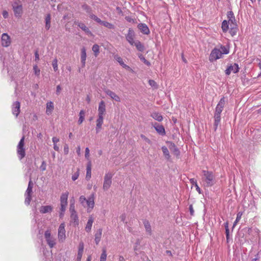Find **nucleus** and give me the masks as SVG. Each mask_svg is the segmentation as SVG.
<instances>
[{"label":"nucleus","mask_w":261,"mask_h":261,"mask_svg":"<svg viewBox=\"0 0 261 261\" xmlns=\"http://www.w3.org/2000/svg\"><path fill=\"white\" fill-rule=\"evenodd\" d=\"M225 105V98L222 97L218 103L217 104L215 112V122H214V129L216 130L221 120V113L222 112Z\"/></svg>","instance_id":"nucleus-1"},{"label":"nucleus","mask_w":261,"mask_h":261,"mask_svg":"<svg viewBox=\"0 0 261 261\" xmlns=\"http://www.w3.org/2000/svg\"><path fill=\"white\" fill-rule=\"evenodd\" d=\"M202 180L203 182L204 186L206 187L213 186L215 184L216 181L212 172L202 170Z\"/></svg>","instance_id":"nucleus-2"},{"label":"nucleus","mask_w":261,"mask_h":261,"mask_svg":"<svg viewBox=\"0 0 261 261\" xmlns=\"http://www.w3.org/2000/svg\"><path fill=\"white\" fill-rule=\"evenodd\" d=\"M17 154L20 160L25 156V149L24 148V136H23L17 146Z\"/></svg>","instance_id":"nucleus-3"},{"label":"nucleus","mask_w":261,"mask_h":261,"mask_svg":"<svg viewBox=\"0 0 261 261\" xmlns=\"http://www.w3.org/2000/svg\"><path fill=\"white\" fill-rule=\"evenodd\" d=\"M222 55L223 53H222L220 49L215 47L211 51L209 56V61L211 62H213L221 58L222 57Z\"/></svg>","instance_id":"nucleus-4"},{"label":"nucleus","mask_w":261,"mask_h":261,"mask_svg":"<svg viewBox=\"0 0 261 261\" xmlns=\"http://www.w3.org/2000/svg\"><path fill=\"white\" fill-rule=\"evenodd\" d=\"M113 175L111 173H108L104 176V181L103 184V189L105 191L108 190L112 184V178Z\"/></svg>","instance_id":"nucleus-5"},{"label":"nucleus","mask_w":261,"mask_h":261,"mask_svg":"<svg viewBox=\"0 0 261 261\" xmlns=\"http://www.w3.org/2000/svg\"><path fill=\"white\" fill-rule=\"evenodd\" d=\"M44 237L50 248H53L56 245V239L51 236L49 230L45 231Z\"/></svg>","instance_id":"nucleus-6"},{"label":"nucleus","mask_w":261,"mask_h":261,"mask_svg":"<svg viewBox=\"0 0 261 261\" xmlns=\"http://www.w3.org/2000/svg\"><path fill=\"white\" fill-rule=\"evenodd\" d=\"M239 69L240 68L238 64H230V65H228L227 69L225 70V74L228 75L231 72L234 73H237L239 72Z\"/></svg>","instance_id":"nucleus-7"},{"label":"nucleus","mask_w":261,"mask_h":261,"mask_svg":"<svg viewBox=\"0 0 261 261\" xmlns=\"http://www.w3.org/2000/svg\"><path fill=\"white\" fill-rule=\"evenodd\" d=\"M58 238L62 242L65 239V229L64 223L61 224L58 228Z\"/></svg>","instance_id":"nucleus-8"},{"label":"nucleus","mask_w":261,"mask_h":261,"mask_svg":"<svg viewBox=\"0 0 261 261\" xmlns=\"http://www.w3.org/2000/svg\"><path fill=\"white\" fill-rule=\"evenodd\" d=\"M11 43L10 36L7 33H3L2 35V45L4 47H8Z\"/></svg>","instance_id":"nucleus-9"},{"label":"nucleus","mask_w":261,"mask_h":261,"mask_svg":"<svg viewBox=\"0 0 261 261\" xmlns=\"http://www.w3.org/2000/svg\"><path fill=\"white\" fill-rule=\"evenodd\" d=\"M152 125L159 134L161 136H164L166 135L165 129L162 125H160L156 122L154 124L152 123Z\"/></svg>","instance_id":"nucleus-10"},{"label":"nucleus","mask_w":261,"mask_h":261,"mask_svg":"<svg viewBox=\"0 0 261 261\" xmlns=\"http://www.w3.org/2000/svg\"><path fill=\"white\" fill-rule=\"evenodd\" d=\"M20 104L19 101L14 102L12 106V111L14 115L16 117L18 116L20 113Z\"/></svg>","instance_id":"nucleus-11"},{"label":"nucleus","mask_w":261,"mask_h":261,"mask_svg":"<svg viewBox=\"0 0 261 261\" xmlns=\"http://www.w3.org/2000/svg\"><path fill=\"white\" fill-rule=\"evenodd\" d=\"M134 31L132 29H129L128 33L126 35V39L132 45H134V43L135 41L134 40Z\"/></svg>","instance_id":"nucleus-12"},{"label":"nucleus","mask_w":261,"mask_h":261,"mask_svg":"<svg viewBox=\"0 0 261 261\" xmlns=\"http://www.w3.org/2000/svg\"><path fill=\"white\" fill-rule=\"evenodd\" d=\"M138 28L141 32L144 34L148 35L150 33V31L147 25L145 23H139Z\"/></svg>","instance_id":"nucleus-13"},{"label":"nucleus","mask_w":261,"mask_h":261,"mask_svg":"<svg viewBox=\"0 0 261 261\" xmlns=\"http://www.w3.org/2000/svg\"><path fill=\"white\" fill-rule=\"evenodd\" d=\"M103 116L98 115V118L96 120V133H98L101 128V126L103 124Z\"/></svg>","instance_id":"nucleus-14"},{"label":"nucleus","mask_w":261,"mask_h":261,"mask_svg":"<svg viewBox=\"0 0 261 261\" xmlns=\"http://www.w3.org/2000/svg\"><path fill=\"white\" fill-rule=\"evenodd\" d=\"M98 115L104 116L106 113V105L103 100H101L98 106Z\"/></svg>","instance_id":"nucleus-15"},{"label":"nucleus","mask_w":261,"mask_h":261,"mask_svg":"<svg viewBox=\"0 0 261 261\" xmlns=\"http://www.w3.org/2000/svg\"><path fill=\"white\" fill-rule=\"evenodd\" d=\"M169 148L171 152H172L176 156H178L180 154V151L177 148L175 144L173 142H169Z\"/></svg>","instance_id":"nucleus-16"},{"label":"nucleus","mask_w":261,"mask_h":261,"mask_svg":"<svg viewBox=\"0 0 261 261\" xmlns=\"http://www.w3.org/2000/svg\"><path fill=\"white\" fill-rule=\"evenodd\" d=\"M105 92L113 100H115L116 101H120V97L115 93L111 91L110 90H107L105 91Z\"/></svg>","instance_id":"nucleus-17"},{"label":"nucleus","mask_w":261,"mask_h":261,"mask_svg":"<svg viewBox=\"0 0 261 261\" xmlns=\"http://www.w3.org/2000/svg\"><path fill=\"white\" fill-rule=\"evenodd\" d=\"M13 11L16 17H20L22 12V8L21 5H17L13 6Z\"/></svg>","instance_id":"nucleus-18"},{"label":"nucleus","mask_w":261,"mask_h":261,"mask_svg":"<svg viewBox=\"0 0 261 261\" xmlns=\"http://www.w3.org/2000/svg\"><path fill=\"white\" fill-rule=\"evenodd\" d=\"M102 228H99L95 233V242L96 245H98L100 241L101 237L102 236Z\"/></svg>","instance_id":"nucleus-19"},{"label":"nucleus","mask_w":261,"mask_h":261,"mask_svg":"<svg viewBox=\"0 0 261 261\" xmlns=\"http://www.w3.org/2000/svg\"><path fill=\"white\" fill-rule=\"evenodd\" d=\"M86 52L85 47H83L81 50V60L82 64V67L85 66L86 60Z\"/></svg>","instance_id":"nucleus-20"},{"label":"nucleus","mask_w":261,"mask_h":261,"mask_svg":"<svg viewBox=\"0 0 261 261\" xmlns=\"http://www.w3.org/2000/svg\"><path fill=\"white\" fill-rule=\"evenodd\" d=\"M53 207L51 205L42 206L40 208V212L42 214H45L51 212Z\"/></svg>","instance_id":"nucleus-21"},{"label":"nucleus","mask_w":261,"mask_h":261,"mask_svg":"<svg viewBox=\"0 0 261 261\" xmlns=\"http://www.w3.org/2000/svg\"><path fill=\"white\" fill-rule=\"evenodd\" d=\"M93 222L94 219L92 217V216H91L89 218V219L88 220V222L85 227V230L87 232H89L91 231Z\"/></svg>","instance_id":"nucleus-22"},{"label":"nucleus","mask_w":261,"mask_h":261,"mask_svg":"<svg viewBox=\"0 0 261 261\" xmlns=\"http://www.w3.org/2000/svg\"><path fill=\"white\" fill-rule=\"evenodd\" d=\"M71 222L73 223L74 225L79 224V217L76 212L70 213Z\"/></svg>","instance_id":"nucleus-23"},{"label":"nucleus","mask_w":261,"mask_h":261,"mask_svg":"<svg viewBox=\"0 0 261 261\" xmlns=\"http://www.w3.org/2000/svg\"><path fill=\"white\" fill-rule=\"evenodd\" d=\"M151 117L154 120L159 122L162 121L163 119L162 115L160 113L156 112H152L151 114Z\"/></svg>","instance_id":"nucleus-24"},{"label":"nucleus","mask_w":261,"mask_h":261,"mask_svg":"<svg viewBox=\"0 0 261 261\" xmlns=\"http://www.w3.org/2000/svg\"><path fill=\"white\" fill-rule=\"evenodd\" d=\"M69 193L66 192L62 194L60 197V204H67V199Z\"/></svg>","instance_id":"nucleus-25"},{"label":"nucleus","mask_w":261,"mask_h":261,"mask_svg":"<svg viewBox=\"0 0 261 261\" xmlns=\"http://www.w3.org/2000/svg\"><path fill=\"white\" fill-rule=\"evenodd\" d=\"M133 45H135L137 49L140 51L142 52L145 50L144 45L139 40L135 41Z\"/></svg>","instance_id":"nucleus-26"},{"label":"nucleus","mask_w":261,"mask_h":261,"mask_svg":"<svg viewBox=\"0 0 261 261\" xmlns=\"http://www.w3.org/2000/svg\"><path fill=\"white\" fill-rule=\"evenodd\" d=\"M54 108V103L53 102L50 101L46 103V113L47 115H50L51 112H53Z\"/></svg>","instance_id":"nucleus-27"},{"label":"nucleus","mask_w":261,"mask_h":261,"mask_svg":"<svg viewBox=\"0 0 261 261\" xmlns=\"http://www.w3.org/2000/svg\"><path fill=\"white\" fill-rule=\"evenodd\" d=\"M33 187V183L32 181L31 176H30V180H29V184H28V188L27 189V191H26L25 194H28V195H32V193L33 192L32 191Z\"/></svg>","instance_id":"nucleus-28"},{"label":"nucleus","mask_w":261,"mask_h":261,"mask_svg":"<svg viewBox=\"0 0 261 261\" xmlns=\"http://www.w3.org/2000/svg\"><path fill=\"white\" fill-rule=\"evenodd\" d=\"M77 25L82 30L85 31L87 34H91V31L85 25V24L82 22H77Z\"/></svg>","instance_id":"nucleus-29"},{"label":"nucleus","mask_w":261,"mask_h":261,"mask_svg":"<svg viewBox=\"0 0 261 261\" xmlns=\"http://www.w3.org/2000/svg\"><path fill=\"white\" fill-rule=\"evenodd\" d=\"M50 20L51 16L49 14H48L45 17V28L47 30H48L50 28Z\"/></svg>","instance_id":"nucleus-30"},{"label":"nucleus","mask_w":261,"mask_h":261,"mask_svg":"<svg viewBox=\"0 0 261 261\" xmlns=\"http://www.w3.org/2000/svg\"><path fill=\"white\" fill-rule=\"evenodd\" d=\"M86 179L87 180H89L91 176V163H89L87 166L86 169Z\"/></svg>","instance_id":"nucleus-31"},{"label":"nucleus","mask_w":261,"mask_h":261,"mask_svg":"<svg viewBox=\"0 0 261 261\" xmlns=\"http://www.w3.org/2000/svg\"><path fill=\"white\" fill-rule=\"evenodd\" d=\"M143 224L145 228L146 231L148 232L149 234H150L151 232V228L149 221L148 220H144L143 221Z\"/></svg>","instance_id":"nucleus-32"},{"label":"nucleus","mask_w":261,"mask_h":261,"mask_svg":"<svg viewBox=\"0 0 261 261\" xmlns=\"http://www.w3.org/2000/svg\"><path fill=\"white\" fill-rule=\"evenodd\" d=\"M229 23L227 20H224L223 21L221 28L223 32L225 33L228 31L229 29Z\"/></svg>","instance_id":"nucleus-33"},{"label":"nucleus","mask_w":261,"mask_h":261,"mask_svg":"<svg viewBox=\"0 0 261 261\" xmlns=\"http://www.w3.org/2000/svg\"><path fill=\"white\" fill-rule=\"evenodd\" d=\"M162 150L165 158L168 160L169 159L170 155L168 148L166 146H164L162 147Z\"/></svg>","instance_id":"nucleus-34"},{"label":"nucleus","mask_w":261,"mask_h":261,"mask_svg":"<svg viewBox=\"0 0 261 261\" xmlns=\"http://www.w3.org/2000/svg\"><path fill=\"white\" fill-rule=\"evenodd\" d=\"M84 244L83 242H81L79 243V249H78V252L77 254L82 255H83V251H84Z\"/></svg>","instance_id":"nucleus-35"},{"label":"nucleus","mask_w":261,"mask_h":261,"mask_svg":"<svg viewBox=\"0 0 261 261\" xmlns=\"http://www.w3.org/2000/svg\"><path fill=\"white\" fill-rule=\"evenodd\" d=\"M220 48L221 49V51H222V53H223V54H228L229 52V48L228 46H223V45H221L220 46Z\"/></svg>","instance_id":"nucleus-36"},{"label":"nucleus","mask_w":261,"mask_h":261,"mask_svg":"<svg viewBox=\"0 0 261 261\" xmlns=\"http://www.w3.org/2000/svg\"><path fill=\"white\" fill-rule=\"evenodd\" d=\"M224 226H225V233H226L227 242H228L229 238V228H228V222H226L224 224Z\"/></svg>","instance_id":"nucleus-37"},{"label":"nucleus","mask_w":261,"mask_h":261,"mask_svg":"<svg viewBox=\"0 0 261 261\" xmlns=\"http://www.w3.org/2000/svg\"><path fill=\"white\" fill-rule=\"evenodd\" d=\"M101 25H102L105 26V27L108 28L110 29H114V25L113 24L109 23L107 21H103Z\"/></svg>","instance_id":"nucleus-38"},{"label":"nucleus","mask_w":261,"mask_h":261,"mask_svg":"<svg viewBox=\"0 0 261 261\" xmlns=\"http://www.w3.org/2000/svg\"><path fill=\"white\" fill-rule=\"evenodd\" d=\"M99 47L97 44H94L92 46V50L94 53L95 56L96 57L98 54L99 51Z\"/></svg>","instance_id":"nucleus-39"},{"label":"nucleus","mask_w":261,"mask_h":261,"mask_svg":"<svg viewBox=\"0 0 261 261\" xmlns=\"http://www.w3.org/2000/svg\"><path fill=\"white\" fill-rule=\"evenodd\" d=\"M107 258L106 250L105 249H102V252L100 256V261H106Z\"/></svg>","instance_id":"nucleus-40"},{"label":"nucleus","mask_w":261,"mask_h":261,"mask_svg":"<svg viewBox=\"0 0 261 261\" xmlns=\"http://www.w3.org/2000/svg\"><path fill=\"white\" fill-rule=\"evenodd\" d=\"M25 203L27 204V205H29L30 203V202L31 201V199H32V195H28V194H25Z\"/></svg>","instance_id":"nucleus-41"},{"label":"nucleus","mask_w":261,"mask_h":261,"mask_svg":"<svg viewBox=\"0 0 261 261\" xmlns=\"http://www.w3.org/2000/svg\"><path fill=\"white\" fill-rule=\"evenodd\" d=\"M242 215V213L241 212H239L237 214L236 219L233 224V227H234L235 226V225L237 224V223L240 220Z\"/></svg>","instance_id":"nucleus-42"},{"label":"nucleus","mask_w":261,"mask_h":261,"mask_svg":"<svg viewBox=\"0 0 261 261\" xmlns=\"http://www.w3.org/2000/svg\"><path fill=\"white\" fill-rule=\"evenodd\" d=\"M52 66L54 68V70L56 71L58 70V60L57 59H55L52 62Z\"/></svg>","instance_id":"nucleus-43"},{"label":"nucleus","mask_w":261,"mask_h":261,"mask_svg":"<svg viewBox=\"0 0 261 261\" xmlns=\"http://www.w3.org/2000/svg\"><path fill=\"white\" fill-rule=\"evenodd\" d=\"M139 57L140 59L144 62V64H145L147 66L150 65V63L148 61L146 60L145 58L142 55H139Z\"/></svg>","instance_id":"nucleus-44"},{"label":"nucleus","mask_w":261,"mask_h":261,"mask_svg":"<svg viewBox=\"0 0 261 261\" xmlns=\"http://www.w3.org/2000/svg\"><path fill=\"white\" fill-rule=\"evenodd\" d=\"M86 203L89 207L93 208L94 206V202L92 199L89 198L88 199Z\"/></svg>","instance_id":"nucleus-45"},{"label":"nucleus","mask_w":261,"mask_h":261,"mask_svg":"<svg viewBox=\"0 0 261 261\" xmlns=\"http://www.w3.org/2000/svg\"><path fill=\"white\" fill-rule=\"evenodd\" d=\"M70 203L69 211H70V213L76 212V211L75 210L74 204L73 203H72V200H70Z\"/></svg>","instance_id":"nucleus-46"},{"label":"nucleus","mask_w":261,"mask_h":261,"mask_svg":"<svg viewBox=\"0 0 261 261\" xmlns=\"http://www.w3.org/2000/svg\"><path fill=\"white\" fill-rule=\"evenodd\" d=\"M148 83L150 86L153 87L155 89L158 88V85L156 83L152 80H149L148 81Z\"/></svg>","instance_id":"nucleus-47"},{"label":"nucleus","mask_w":261,"mask_h":261,"mask_svg":"<svg viewBox=\"0 0 261 261\" xmlns=\"http://www.w3.org/2000/svg\"><path fill=\"white\" fill-rule=\"evenodd\" d=\"M237 31V29L236 28V27H230V33L231 35V36H234L236 34Z\"/></svg>","instance_id":"nucleus-48"},{"label":"nucleus","mask_w":261,"mask_h":261,"mask_svg":"<svg viewBox=\"0 0 261 261\" xmlns=\"http://www.w3.org/2000/svg\"><path fill=\"white\" fill-rule=\"evenodd\" d=\"M140 137L143 140H144L146 142H147V143H148L149 144H151V141L148 138H147L145 135H143V134H141L140 135Z\"/></svg>","instance_id":"nucleus-49"},{"label":"nucleus","mask_w":261,"mask_h":261,"mask_svg":"<svg viewBox=\"0 0 261 261\" xmlns=\"http://www.w3.org/2000/svg\"><path fill=\"white\" fill-rule=\"evenodd\" d=\"M79 176V170L78 169L77 171L72 175V179L73 181H74L78 178Z\"/></svg>","instance_id":"nucleus-50"},{"label":"nucleus","mask_w":261,"mask_h":261,"mask_svg":"<svg viewBox=\"0 0 261 261\" xmlns=\"http://www.w3.org/2000/svg\"><path fill=\"white\" fill-rule=\"evenodd\" d=\"M228 22V23H230V27H236L237 26V24L236 23V19L235 18H234V20H233L232 19H228V21H227Z\"/></svg>","instance_id":"nucleus-51"},{"label":"nucleus","mask_w":261,"mask_h":261,"mask_svg":"<svg viewBox=\"0 0 261 261\" xmlns=\"http://www.w3.org/2000/svg\"><path fill=\"white\" fill-rule=\"evenodd\" d=\"M227 18H228V19H232L233 20H234V18H235L234 16V14H233V13L231 11H228L227 12Z\"/></svg>","instance_id":"nucleus-52"},{"label":"nucleus","mask_w":261,"mask_h":261,"mask_svg":"<svg viewBox=\"0 0 261 261\" xmlns=\"http://www.w3.org/2000/svg\"><path fill=\"white\" fill-rule=\"evenodd\" d=\"M115 59L121 65V64H123V60L122 59L118 56H115Z\"/></svg>","instance_id":"nucleus-53"},{"label":"nucleus","mask_w":261,"mask_h":261,"mask_svg":"<svg viewBox=\"0 0 261 261\" xmlns=\"http://www.w3.org/2000/svg\"><path fill=\"white\" fill-rule=\"evenodd\" d=\"M83 9L85 10L87 13H90L91 8L87 5H83Z\"/></svg>","instance_id":"nucleus-54"},{"label":"nucleus","mask_w":261,"mask_h":261,"mask_svg":"<svg viewBox=\"0 0 261 261\" xmlns=\"http://www.w3.org/2000/svg\"><path fill=\"white\" fill-rule=\"evenodd\" d=\"M87 200L88 199H86V198L84 196H81L80 197V201L83 205H84V203H86Z\"/></svg>","instance_id":"nucleus-55"},{"label":"nucleus","mask_w":261,"mask_h":261,"mask_svg":"<svg viewBox=\"0 0 261 261\" xmlns=\"http://www.w3.org/2000/svg\"><path fill=\"white\" fill-rule=\"evenodd\" d=\"M33 69L34 70L35 74L37 75H39L40 74V69L38 68L37 65L33 67Z\"/></svg>","instance_id":"nucleus-56"},{"label":"nucleus","mask_w":261,"mask_h":261,"mask_svg":"<svg viewBox=\"0 0 261 261\" xmlns=\"http://www.w3.org/2000/svg\"><path fill=\"white\" fill-rule=\"evenodd\" d=\"M46 163L44 161L42 162L41 165L40 166V169L42 171H45L46 170Z\"/></svg>","instance_id":"nucleus-57"},{"label":"nucleus","mask_w":261,"mask_h":261,"mask_svg":"<svg viewBox=\"0 0 261 261\" xmlns=\"http://www.w3.org/2000/svg\"><path fill=\"white\" fill-rule=\"evenodd\" d=\"M69 151V148L67 144H65L64 146V154H67Z\"/></svg>","instance_id":"nucleus-58"},{"label":"nucleus","mask_w":261,"mask_h":261,"mask_svg":"<svg viewBox=\"0 0 261 261\" xmlns=\"http://www.w3.org/2000/svg\"><path fill=\"white\" fill-rule=\"evenodd\" d=\"M66 206L67 204H61V212H62V213H64L66 210Z\"/></svg>","instance_id":"nucleus-59"},{"label":"nucleus","mask_w":261,"mask_h":261,"mask_svg":"<svg viewBox=\"0 0 261 261\" xmlns=\"http://www.w3.org/2000/svg\"><path fill=\"white\" fill-rule=\"evenodd\" d=\"M190 183H191L192 185H193V186H196V185H197V181H196V179H195L194 178H191V179H190Z\"/></svg>","instance_id":"nucleus-60"},{"label":"nucleus","mask_w":261,"mask_h":261,"mask_svg":"<svg viewBox=\"0 0 261 261\" xmlns=\"http://www.w3.org/2000/svg\"><path fill=\"white\" fill-rule=\"evenodd\" d=\"M125 19L128 22H133V23L135 22V20L133 18H131L130 17L126 16V17H125Z\"/></svg>","instance_id":"nucleus-61"},{"label":"nucleus","mask_w":261,"mask_h":261,"mask_svg":"<svg viewBox=\"0 0 261 261\" xmlns=\"http://www.w3.org/2000/svg\"><path fill=\"white\" fill-rule=\"evenodd\" d=\"M189 211H190V213L191 215H192V216L194 215V209H193L192 205H190V206H189Z\"/></svg>","instance_id":"nucleus-62"},{"label":"nucleus","mask_w":261,"mask_h":261,"mask_svg":"<svg viewBox=\"0 0 261 261\" xmlns=\"http://www.w3.org/2000/svg\"><path fill=\"white\" fill-rule=\"evenodd\" d=\"M61 90V86L60 85H58L57 86L56 94L57 95H59L60 93Z\"/></svg>","instance_id":"nucleus-63"},{"label":"nucleus","mask_w":261,"mask_h":261,"mask_svg":"<svg viewBox=\"0 0 261 261\" xmlns=\"http://www.w3.org/2000/svg\"><path fill=\"white\" fill-rule=\"evenodd\" d=\"M2 14H3V17L5 18H7L8 17V16H9L8 13V12L7 11H4L3 12Z\"/></svg>","instance_id":"nucleus-64"}]
</instances>
